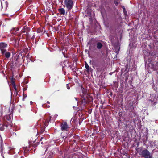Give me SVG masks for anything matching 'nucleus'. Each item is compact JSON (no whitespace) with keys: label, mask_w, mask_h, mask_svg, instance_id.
Instances as JSON below:
<instances>
[{"label":"nucleus","mask_w":158,"mask_h":158,"mask_svg":"<svg viewBox=\"0 0 158 158\" xmlns=\"http://www.w3.org/2000/svg\"><path fill=\"white\" fill-rule=\"evenodd\" d=\"M51 117H50V118L51 119Z\"/></svg>","instance_id":"nucleus-34"},{"label":"nucleus","mask_w":158,"mask_h":158,"mask_svg":"<svg viewBox=\"0 0 158 158\" xmlns=\"http://www.w3.org/2000/svg\"><path fill=\"white\" fill-rule=\"evenodd\" d=\"M37 31L38 33H39V32H38V30Z\"/></svg>","instance_id":"nucleus-33"},{"label":"nucleus","mask_w":158,"mask_h":158,"mask_svg":"<svg viewBox=\"0 0 158 158\" xmlns=\"http://www.w3.org/2000/svg\"><path fill=\"white\" fill-rule=\"evenodd\" d=\"M35 36L34 35H33V36H32V38H32V39H34V38H35Z\"/></svg>","instance_id":"nucleus-24"},{"label":"nucleus","mask_w":158,"mask_h":158,"mask_svg":"<svg viewBox=\"0 0 158 158\" xmlns=\"http://www.w3.org/2000/svg\"><path fill=\"white\" fill-rule=\"evenodd\" d=\"M4 55H5V56L7 58H9L10 56V53L9 52H6Z\"/></svg>","instance_id":"nucleus-12"},{"label":"nucleus","mask_w":158,"mask_h":158,"mask_svg":"<svg viewBox=\"0 0 158 158\" xmlns=\"http://www.w3.org/2000/svg\"><path fill=\"white\" fill-rule=\"evenodd\" d=\"M19 30V29L18 28H13L14 31H17Z\"/></svg>","instance_id":"nucleus-18"},{"label":"nucleus","mask_w":158,"mask_h":158,"mask_svg":"<svg viewBox=\"0 0 158 158\" xmlns=\"http://www.w3.org/2000/svg\"><path fill=\"white\" fill-rule=\"evenodd\" d=\"M11 84L13 85V86L15 85V83L14 81H11Z\"/></svg>","instance_id":"nucleus-19"},{"label":"nucleus","mask_w":158,"mask_h":158,"mask_svg":"<svg viewBox=\"0 0 158 158\" xmlns=\"http://www.w3.org/2000/svg\"><path fill=\"white\" fill-rule=\"evenodd\" d=\"M81 97L83 98L81 100V102L83 105H85L87 103L88 100L87 97H84L83 95H81Z\"/></svg>","instance_id":"nucleus-8"},{"label":"nucleus","mask_w":158,"mask_h":158,"mask_svg":"<svg viewBox=\"0 0 158 158\" xmlns=\"http://www.w3.org/2000/svg\"><path fill=\"white\" fill-rule=\"evenodd\" d=\"M85 51L86 52H89V51L88 50H85Z\"/></svg>","instance_id":"nucleus-29"},{"label":"nucleus","mask_w":158,"mask_h":158,"mask_svg":"<svg viewBox=\"0 0 158 158\" xmlns=\"http://www.w3.org/2000/svg\"><path fill=\"white\" fill-rule=\"evenodd\" d=\"M43 139V138L42 137L41 139H40V141L41 140H42V139Z\"/></svg>","instance_id":"nucleus-31"},{"label":"nucleus","mask_w":158,"mask_h":158,"mask_svg":"<svg viewBox=\"0 0 158 158\" xmlns=\"http://www.w3.org/2000/svg\"><path fill=\"white\" fill-rule=\"evenodd\" d=\"M85 66L87 72H89L90 70V68H89L88 64L86 62H85Z\"/></svg>","instance_id":"nucleus-14"},{"label":"nucleus","mask_w":158,"mask_h":158,"mask_svg":"<svg viewBox=\"0 0 158 158\" xmlns=\"http://www.w3.org/2000/svg\"><path fill=\"white\" fill-rule=\"evenodd\" d=\"M1 5H2V3H1Z\"/></svg>","instance_id":"nucleus-36"},{"label":"nucleus","mask_w":158,"mask_h":158,"mask_svg":"<svg viewBox=\"0 0 158 158\" xmlns=\"http://www.w3.org/2000/svg\"><path fill=\"white\" fill-rule=\"evenodd\" d=\"M58 11L59 13H60V14L61 15H64L65 14V10L63 8H61L60 9H58Z\"/></svg>","instance_id":"nucleus-10"},{"label":"nucleus","mask_w":158,"mask_h":158,"mask_svg":"<svg viewBox=\"0 0 158 158\" xmlns=\"http://www.w3.org/2000/svg\"><path fill=\"white\" fill-rule=\"evenodd\" d=\"M17 61H18V59L17 58L15 60V64L16 65V64H17Z\"/></svg>","instance_id":"nucleus-20"},{"label":"nucleus","mask_w":158,"mask_h":158,"mask_svg":"<svg viewBox=\"0 0 158 158\" xmlns=\"http://www.w3.org/2000/svg\"><path fill=\"white\" fill-rule=\"evenodd\" d=\"M116 5H117V4L118 5V3H115Z\"/></svg>","instance_id":"nucleus-32"},{"label":"nucleus","mask_w":158,"mask_h":158,"mask_svg":"<svg viewBox=\"0 0 158 158\" xmlns=\"http://www.w3.org/2000/svg\"><path fill=\"white\" fill-rule=\"evenodd\" d=\"M47 108H49L50 107V106L49 105H48V106H47Z\"/></svg>","instance_id":"nucleus-26"},{"label":"nucleus","mask_w":158,"mask_h":158,"mask_svg":"<svg viewBox=\"0 0 158 158\" xmlns=\"http://www.w3.org/2000/svg\"><path fill=\"white\" fill-rule=\"evenodd\" d=\"M140 155L141 157L145 158H152V155L147 149H145L141 151Z\"/></svg>","instance_id":"nucleus-1"},{"label":"nucleus","mask_w":158,"mask_h":158,"mask_svg":"<svg viewBox=\"0 0 158 158\" xmlns=\"http://www.w3.org/2000/svg\"><path fill=\"white\" fill-rule=\"evenodd\" d=\"M1 148L0 149V150L2 151V144L1 145Z\"/></svg>","instance_id":"nucleus-23"},{"label":"nucleus","mask_w":158,"mask_h":158,"mask_svg":"<svg viewBox=\"0 0 158 158\" xmlns=\"http://www.w3.org/2000/svg\"><path fill=\"white\" fill-rule=\"evenodd\" d=\"M30 31V29L27 27L24 26L22 30V33H27Z\"/></svg>","instance_id":"nucleus-9"},{"label":"nucleus","mask_w":158,"mask_h":158,"mask_svg":"<svg viewBox=\"0 0 158 158\" xmlns=\"http://www.w3.org/2000/svg\"><path fill=\"white\" fill-rule=\"evenodd\" d=\"M60 127H61V129L62 131H68L69 128L66 122L61 123Z\"/></svg>","instance_id":"nucleus-3"},{"label":"nucleus","mask_w":158,"mask_h":158,"mask_svg":"<svg viewBox=\"0 0 158 158\" xmlns=\"http://www.w3.org/2000/svg\"><path fill=\"white\" fill-rule=\"evenodd\" d=\"M42 143H43L42 142H41V144H42Z\"/></svg>","instance_id":"nucleus-35"},{"label":"nucleus","mask_w":158,"mask_h":158,"mask_svg":"<svg viewBox=\"0 0 158 158\" xmlns=\"http://www.w3.org/2000/svg\"><path fill=\"white\" fill-rule=\"evenodd\" d=\"M4 130L3 126L2 125H0V130L1 131H3Z\"/></svg>","instance_id":"nucleus-15"},{"label":"nucleus","mask_w":158,"mask_h":158,"mask_svg":"<svg viewBox=\"0 0 158 158\" xmlns=\"http://www.w3.org/2000/svg\"><path fill=\"white\" fill-rule=\"evenodd\" d=\"M97 48L98 49H101L103 46L102 44L100 42H97Z\"/></svg>","instance_id":"nucleus-11"},{"label":"nucleus","mask_w":158,"mask_h":158,"mask_svg":"<svg viewBox=\"0 0 158 158\" xmlns=\"http://www.w3.org/2000/svg\"><path fill=\"white\" fill-rule=\"evenodd\" d=\"M67 88L68 89H70V87H69V86L67 85Z\"/></svg>","instance_id":"nucleus-22"},{"label":"nucleus","mask_w":158,"mask_h":158,"mask_svg":"<svg viewBox=\"0 0 158 158\" xmlns=\"http://www.w3.org/2000/svg\"><path fill=\"white\" fill-rule=\"evenodd\" d=\"M151 66L152 68L154 70H158V62H153L151 64Z\"/></svg>","instance_id":"nucleus-6"},{"label":"nucleus","mask_w":158,"mask_h":158,"mask_svg":"<svg viewBox=\"0 0 158 158\" xmlns=\"http://www.w3.org/2000/svg\"><path fill=\"white\" fill-rule=\"evenodd\" d=\"M39 143H37L36 144H34L32 145L34 148H35L38 145Z\"/></svg>","instance_id":"nucleus-16"},{"label":"nucleus","mask_w":158,"mask_h":158,"mask_svg":"<svg viewBox=\"0 0 158 158\" xmlns=\"http://www.w3.org/2000/svg\"><path fill=\"white\" fill-rule=\"evenodd\" d=\"M64 3L68 11H70L73 8V0H65Z\"/></svg>","instance_id":"nucleus-2"},{"label":"nucleus","mask_w":158,"mask_h":158,"mask_svg":"<svg viewBox=\"0 0 158 158\" xmlns=\"http://www.w3.org/2000/svg\"><path fill=\"white\" fill-rule=\"evenodd\" d=\"M47 103L48 104H50V102H49V101H47Z\"/></svg>","instance_id":"nucleus-27"},{"label":"nucleus","mask_w":158,"mask_h":158,"mask_svg":"<svg viewBox=\"0 0 158 158\" xmlns=\"http://www.w3.org/2000/svg\"><path fill=\"white\" fill-rule=\"evenodd\" d=\"M75 98V99L77 101L78 100V98Z\"/></svg>","instance_id":"nucleus-28"},{"label":"nucleus","mask_w":158,"mask_h":158,"mask_svg":"<svg viewBox=\"0 0 158 158\" xmlns=\"http://www.w3.org/2000/svg\"><path fill=\"white\" fill-rule=\"evenodd\" d=\"M97 41L94 40H92L89 43V44L90 45L89 47V49L90 50L93 49L95 47L97 44Z\"/></svg>","instance_id":"nucleus-5"},{"label":"nucleus","mask_w":158,"mask_h":158,"mask_svg":"<svg viewBox=\"0 0 158 158\" xmlns=\"http://www.w3.org/2000/svg\"><path fill=\"white\" fill-rule=\"evenodd\" d=\"M81 91L82 92V93H83L82 95H85V94H86L87 93V90L85 89L82 86H81Z\"/></svg>","instance_id":"nucleus-13"},{"label":"nucleus","mask_w":158,"mask_h":158,"mask_svg":"<svg viewBox=\"0 0 158 158\" xmlns=\"http://www.w3.org/2000/svg\"><path fill=\"white\" fill-rule=\"evenodd\" d=\"M6 118L7 120L10 122H6L4 125V126L6 127H7L9 126H10V127L12 126V125L11 124V122H10L11 119L10 117L9 116H6Z\"/></svg>","instance_id":"nucleus-7"},{"label":"nucleus","mask_w":158,"mask_h":158,"mask_svg":"<svg viewBox=\"0 0 158 158\" xmlns=\"http://www.w3.org/2000/svg\"><path fill=\"white\" fill-rule=\"evenodd\" d=\"M26 33L25 34L26 35L28 38L30 37V34H29V32Z\"/></svg>","instance_id":"nucleus-17"},{"label":"nucleus","mask_w":158,"mask_h":158,"mask_svg":"<svg viewBox=\"0 0 158 158\" xmlns=\"http://www.w3.org/2000/svg\"><path fill=\"white\" fill-rule=\"evenodd\" d=\"M5 4L6 5V7H7V6H8V2L7 1H5Z\"/></svg>","instance_id":"nucleus-21"},{"label":"nucleus","mask_w":158,"mask_h":158,"mask_svg":"<svg viewBox=\"0 0 158 158\" xmlns=\"http://www.w3.org/2000/svg\"><path fill=\"white\" fill-rule=\"evenodd\" d=\"M30 102L31 104H32V101H31Z\"/></svg>","instance_id":"nucleus-30"},{"label":"nucleus","mask_w":158,"mask_h":158,"mask_svg":"<svg viewBox=\"0 0 158 158\" xmlns=\"http://www.w3.org/2000/svg\"><path fill=\"white\" fill-rule=\"evenodd\" d=\"M29 57V55H28V54L27 55V56H26V57H27V58H28Z\"/></svg>","instance_id":"nucleus-25"},{"label":"nucleus","mask_w":158,"mask_h":158,"mask_svg":"<svg viewBox=\"0 0 158 158\" xmlns=\"http://www.w3.org/2000/svg\"><path fill=\"white\" fill-rule=\"evenodd\" d=\"M7 46V45L5 43H0V50L2 55H4V53L6 51V50L5 48Z\"/></svg>","instance_id":"nucleus-4"}]
</instances>
